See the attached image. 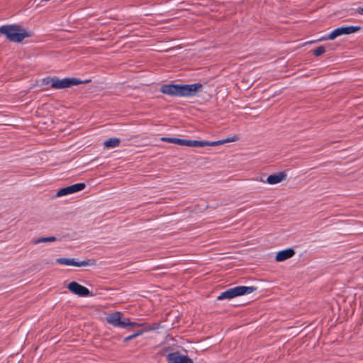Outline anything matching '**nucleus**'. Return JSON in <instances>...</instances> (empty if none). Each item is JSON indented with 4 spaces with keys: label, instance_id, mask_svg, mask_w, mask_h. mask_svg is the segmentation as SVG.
<instances>
[{
    "label": "nucleus",
    "instance_id": "1",
    "mask_svg": "<svg viewBox=\"0 0 363 363\" xmlns=\"http://www.w3.org/2000/svg\"><path fill=\"white\" fill-rule=\"evenodd\" d=\"M201 84H164L161 87V92L176 96H193L201 90Z\"/></svg>",
    "mask_w": 363,
    "mask_h": 363
},
{
    "label": "nucleus",
    "instance_id": "2",
    "mask_svg": "<svg viewBox=\"0 0 363 363\" xmlns=\"http://www.w3.org/2000/svg\"><path fill=\"white\" fill-rule=\"evenodd\" d=\"M0 33L12 42H21L28 37L26 30L16 25H6L0 27Z\"/></svg>",
    "mask_w": 363,
    "mask_h": 363
},
{
    "label": "nucleus",
    "instance_id": "3",
    "mask_svg": "<svg viewBox=\"0 0 363 363\" xmlns=\"http://www.w3.org/2000/svg\"><path fill=\"white\" fill-rule=\"evenodd\" d=\"M43 83L45 85L50 84L53 89H62L79 85L82 83V81L77 78H65L60 79L57 77H52L43 79Z\"/></svg>",
    "mask_w": 363,
    "mask_h": 363
},
{
    "label": "nucleus",
    "instance_id": "4",
    "mask_svg": "<svg viewBox=\"0 0 363 363\" xmlns=\"http://www.w3.org/2000/svg\"><path fill=\"white\" fill-rule=\"evenodd\" d=\"M257 289L254 286H238L230 288L220 294L218 300L230 299L237 296L250 294Z\"/></svg>",
    "mask_w": 363,
    "mask_h": 363
},
{
    "label": "nucleus",
    "instance_id": "5",
    "mask_svg": "<svg viewBox=\"0 0 363 363\" xmlns=\"http://www.w3.org/2000/svg\"><path fill=\"white\" fill-rule=\"evenodd\" d=\"M106 321L108 323H109L110 325H111L114 327H118V328H126L127 324L128 323V318H123V314L121 312H115V313H113L108 315L106 317Z\"/></svg>",
    "mask_w": 363,
    "mask_h": 363
},
{
    "label": "nucleus",
    "instance_id": "6",
    "mask_svg": "<svg viewBox=\"0 0 363 363\" xmlns=\"http://www.w3.org/2000/svg\"><path fill=\"white\" fill-rule=\"evenodd\" d=\"M361 29L360 26H344L340 27L333 30L327 38L326 40H334L338 36L342 35H349L359 31Z\"/></svg>",
    "mask_w": 363,
    "mask_h": 363
},
{
    "label": "nucleus",
    "instance_id": "7",
    "mask_svg": "<svg viewBox=\"0 0 363 363\" xmlns=\"http://www.w3.org/2000/svg\"><path fill=\"white\" fill-rule=\"evenodd\" d=\"M56 262L62 264V265H67V266H74V267H86V266H91L94 265L95 262L91 259H86L84 261H78L74 258H65V257H61L57 258L56 259Z\"/></svg>",
    "mask_w": 363,
    "mask_h": 363
},
{
    "label": "nucleus",
    "instance_id": "8",
    "mask_svg": "<svg viewBox=\"0 0 363 363\" xmlns=\"http://www.w3.org/2000/svg\"><path fill=\"white\" fill-rule=\"evenodd\" d=\"M67 289L74 294L80 297H86L90 295L89 290L78 284L76 281H72L67 285Z\"/></svg>",
    "mask_w": 363,
    "mask_h": 363
},
{
    "label": "nucleus",
    "instance_id": "9",
    "mask_svg": "<svg viewBox=\"0 0 363 363\" xmlns=\"http://www.w3.org/2000/svg\"><path fill=\"white\" fill-rule=\"evenodd\" d=\"M167 360L168 363H194L193 360L186 355L181 354L177 352L168 354Z\"/></svg>",
    "mask_w": 363,
    "mask_h": 363
},
{
    "label": "nucleus",
    "instance_id": "10",
    "mask_svg": "<svg viewBox=\"0 0 363 363\" xmlns=\"http://www.w3.org/2000/svg\"><path fill=\"white\" fill-rule=\"evenodd\" d=\"M287 175L285 172H279L277 174H274L269 175L266 181H262V182H266L271 185H274L279 184L286 179Z\"/></svg>",
    "mask_w": 363,
    "mask_h": 363
},
{
    "label": "nucleus",
    "instance_id": "11",
    "mask_svg": "<svg viewBox=\"0 0 363 363\" xmlns=\"http://www.w3.org/2000/svg\"><path fill=\"white\" fill-rule=\"evenodd\" d=\"M295 255V251L291 249H286L281 251H279L275 257V260L277 262H284L291 257H292Z\"/></svg>",
    "mask_w": 363,
    "mask_h": 363
},
{
    "label": "nucleus",
    "instance_id": "12",
    "mask_svg": "<svg viewBox=\"0 0 363 363\" xmlns=\"http://www.w3.org/2000/svg\"><path fill=\"white\" fill-rule=\"evenodd\" d=\"M177 145L187 147H199V140L177 138Z\"/></svg>",
    "mask_w": 363,
    "mask_h": 363
},
{
    "label": "nucleus",
    "instance_id": "13",
    "mask_svg": "<svg viewBox=\"0 0 363 363\" xmlns=\"http://www.w3.org/2000/svg\"><path fill=\"white\" fill-rule=\"evenodd\" d=\"M120 142H121V140L118 138H109L104 142V147L109 149V148H114V147H118L120 145Z\"/></svg>",
    "mask_w": 363,
    "mask_h": 363
},
{
    "label": "nucleus",
    "instance_id": "14",
    "mask_svg": "<svg viewBox=\"0 0 363 363\" xmlns=\"http://www.w3.org/2000/svg\"><path fill=\"white\" fill-rule=\"evenodd\" d=\"M85 186H86L85 184H84V183H77V184H74L71 186H69L68 188L72 194L82 191L85 188Z\"/></svg>",
    "mask_w": 363,
    "mask_h": 363
},
{
    "label": "nucleus",
    "instance_id": "15",
    "mask_svg": "<svg viewBox=\"0 0 363 363\" xmlns=\"http://www.w3.org/2000/svg\"><path fill=\"white\" fill-rule=\"evenodd\" d=\"M223 144V142H222L221 140H216V141H212V142L199 140V147L218 146V145H220Z\"/></svg>",
    "mask_w": 363,
    "mask_h": 363
},
{
    "label": "nucleus",
    "instance_id": "16",
    "mask_svg": "<svg viewBox=\"0 0 363 363\" xmlns=\"http://www.w3.org/2000/svg\"><path fill=\"white\" fill-rule=\"evenodd\" d=\"M56 240V238L55 236H49V237H43L40 238L35 240L33 242L34 244H38L41 242H50Z\"/></svg>",
    "mask_w": 363,
    "mask_h": 363
},
{
    "label": "nucleus",
    "instance_id": "17",
    "mask_svg": "<svg viewBox=\"0 0 363 363\" xmlns=\"http://www.w3.org/2000/svg\"><path fill=\"white\" fill-rule=\"evenodd\" d=\"M69 194H71V193L69 191L68 186H67V187L60 189L59 191H57L56 193V196L62 197V196L69 195Z\"/></svg>",
    "mask_w": 363,
    "mask_h": 363
},
{
    "label": "nucleus",
    "instance_id": "18",
    "mask_svg": "<svg viewBox=\"0 0 363 363\" xmlns=\"http://www.w3.org/2000/svg\"><path fill=\"white\" fill-rule=\"evenodd\" d=\"M325 52V48L324 46H319L315 50H313V53L315 56H320Z\"/></svg>",
    "mask_w": 363,
    "mask_h": 363
},
{
    "label": "nucleus",
    "instance_id": "19",
    "mask_svg": "<svg viewBox=\"0 0 363 363\" xmlns=\"http://www.w3.org/2000/svg\"><path fill=\"white\" fill-rule=\"evenodd\" d=\"M143 333V331H142V330L141 331H138V332H137V333H134V334H133L131 335H129V336L125 337L124 340L125 342L129 341V340H130L138 337V335H142Z\"/></svg>",
    "mask_w": 363,
    "mask_h": 363
},
{
    "label": "nucleus",
    "instance_id": "20",
    "mask_svg": "<svg viewBox=\"0 0 363 363\" xmlns=\"http://www.w3.org/2000/svg\"><path fill=\"white\" fill-rule=\"evenodd\" d=\"M128 324H127V327L128 326H130V327H133V328H136V327H140L143 325V323H136V322H131L129 318H128Z\"/></svg>",
    "mask_w": 363,
    "mask_h": 363
},
{
    "label": "nucleus",
    "instance_id": "21",
    "mask_svg": "<svg viewBox=\"0 0 363 363\" xmlns=\"http://www.w3.org/2000/svg\"><path fill=\"white\" fill-rule=\"evenodd\" d=\"M177 138H162V141H165V142H168V143H174V144L177 143Z\"/></svg>",
    "mask_w": 363,
    "mask_h": 363
},
{
    "label": "nucleus",
    "instance_id": "22",
    "mask_svg": "<svg viewBox=\"0 0 363 363\" xmlns=\"http://www.w3.org/2000/svg\"><path fill=\"white\" fill-rule=\"evenodd\" d=\"M237 140H238V138L236 136H234V137L228 138H225V139H223V140H222V142H223V144H225V143H227L235 142Z\"/></svg>",
    "mask_w": 363,
    "mask_h": 363
},
{
    "label": "nucleus",
    "instance_id": "23",
    "mask_svg": "<svg viewBox=\"0 0 363 363\" xmlns=\"http://www.w3.org/2000/svg\"><path fill=\"white\" fill-rule=\"evenodd\" d=\"M357 11L358 13L363 15V7L358 8Z\"/></svg>",
    "mask_w": 363,
    "mask_h": 363
}]
</instances>
